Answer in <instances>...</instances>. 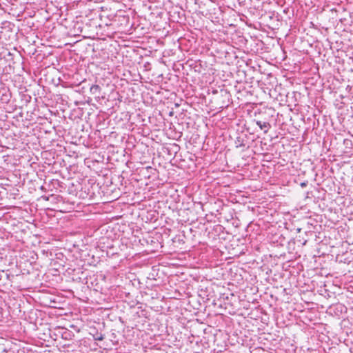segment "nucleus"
<instances>
[{"label":"nucleus","instance_id":"1","mask_svg":"<svg viewBox=\"0 0 353 353\" xmlns=\"http://www.w3.org/2000/svg\"><path fill=\"white\" fill-rule=\"evenodd\" d=\"M256 124L259 126V128L261 130H264L265 132H267L270 128V124L267 122H262L259 121L256 122Z\"/></svg>","mask_w":353,"mask_h":353},{"label":"nucleus","instance_id":"2","mask_svg":"<svg viewBox=\"0 0 353 353\" xmlns=\"http://www.w3.org/2000/svg\"><path fill=\"white\" fill-rule=\"evenodd\" d=\"M103 339V336L101 335L95 338V340H97V341H102Z\"/></svg>","mask_w":353,"mask_h":353}]
</instances>
